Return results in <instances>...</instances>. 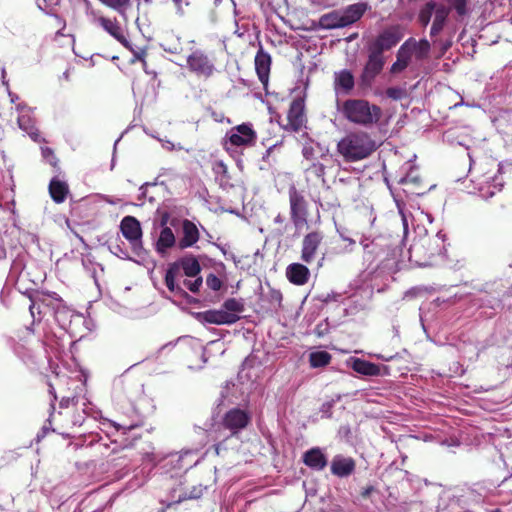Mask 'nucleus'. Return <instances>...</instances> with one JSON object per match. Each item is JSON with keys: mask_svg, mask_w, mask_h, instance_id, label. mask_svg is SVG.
Masks as SVG:
<instances>
[{"mask_svg": "<svg viewBox=\"0 0 512 512\" xmlns=\"http://www.w3.org/2000/svg\"><path fill=\"white\" fill-rule=\"evenodd\" d=\"M337 148L345 160L355 162L371 155L376 144L367 133L352 132L338 142Z\"/></svg>", "mask_w": 512, "mask_h": 512, "instance_id": "obj_1", "label": "nucleus"}, {"mask_svg": "<svg viewBox=\"0 0 512 512\" xmlns=\"http://www.w3.org/2000/svg\"><path fill=\"white\" fill-rule=\"evenodd\" d=\"M341 110L349 122L365 127L377 123L382 115L379 106L363 99H348L343 103Z\"/></svg>", "mask_w": 512, "mask_h": 512, "instance_id": "obj_2", "label": "nucleus"}, {"mask_svg": "<svg viewBox=\"0 0 512 512\" xmlns=\"http://www.w3.org/2000/svg\"><path fill=\"white\" fill-rule=\"evenodd\" d=\"M444 242L445 234L441 231L434 236L425 235L420 237L409 248L410 260L415 258L419 265H428L431 258L443 253L445 250Z\"/></svg>", "mask_w": 512, "mask_h": 512, "instance_id": "obj_3", "label": "nucleus"}, {"mask_svg": "<svg viewBox=\"0 0 512 512\" xmlns=\"http://www.w3.org/2000/svg\"><path fill=\"white\" fill-rule=\"evenodd\" d=\"M256 140V132L253 130L252 125L243 123L241 125L232 127L225 136L226 149L230 147H241L252 145Z\"/></svg>", "mask_w": 512, "mask_h": 512, "instance_id": "obj_4", "label": "nucleus"}, {"mask_svg": "<svg viewBox=\"0 0 512 512\" xmlns=\"http://www.w3.org/2000/svg\"><path fill=\"white\" fill-rule=\"evenodd\" d=\"M120 228L123 236L130 242L134 254L141 256L144 253V248L140 222L133 216H126L122 219Z\"/></svg>", "mask_w": 512, "mask_h": 512, "instance_id": "obj_5", "label": "nucleus"}, {"mask_svg": "<svg viewBox=\"0 0 512 512\" xmlns=\"http://www.w3.org/2000/svg\"><path fill=\"white\" fill-rule=\"evenodd\" d=\"M403 37V28L400 25H392L384 29L369 47L383 54L384 51L394 47Z\"/></svg>", "mask_w": 512, "mask_h": 512, "instance_id": "obj_6", "label": "nucleus"}, {"mask_svg": "<svg viewBox=\"0 0 512 512\" xmlns=\"http://www.w3.org/2000/svg\"><path fill=\"white\" fill-rule=\"evenodd\" d=\"M290 217L296 227H300L307 220V202L304 196L294 187L289 189Z\"/></svg>", "mask_w": 512, "mask_h": 512, "instance_id": "obj_7", "label": "nucleus"}, {"mask_svg": "<svg viewBox=\"0 0 512 512\" xmlns=\"http://www.w3.org/2000/svg\"><path fill=\"white\" fill-rule=\"evenodd\" d=\"M187 67L198 76L208 78L213 75L215 65L202 50H195L187 57Z\"/></svg>", "mask_w": 512, "mask_h": 512, "instance_id": "obj_8", "label": "nucleus"}, {"mask_svg": "<svg viewBox=\"0 0 512 512\" xmlns=\"http://www.w3.org/2000/svg\"><path fill=\"white\" fill-rule=\"evenodd\" d=\"M179 223H181L182 234L178 240L177 247L180 250L193 247L200 238L197 226L188 219L180 221L177 218H173L170 220V225L172 227H177Z\"/></svg>", "mask_w": 512, "mask_h": 512, "instance_id": "obj_9", "label": "nucleus"}, {"mask_svg": "<svg viewBox=\"0 0 512 512\" xmlns=\"http://www.w3.org/2000/svg\"><path fill=\"white\" fill-rule=\"evenodd\" d=\"M385 64L383 54L369 47L368 60L361 74V82L365 86L371 85L375 77L382 71Z\"/></svg>", "mask_w": 512, "mask_h": 512, "instance_id": "obj_10", "label": "nucleus"}, {"mask_svg": "<svg viewBox=\"0 0 512 512\" xmlns=\"http://www.w3.org/2000/svg\"><path fill=\"white\" fill-rule=\"evenodd\" d=\"M249 421L250 416L245 411L238 408L229 410L223 418L222 425L225 429L229 430L230 433L223 435V439H228L236 435L248 425Z\"/></svg>", "mask_w": 512, "mask_h": 512, "instance_id": "obj_11", "label": "nucleus"}, {"mask_svg": "<svg viewBox=\"0 0 512 512\" xmlns=\"http://www.w3.org/2000/svg\"><path fill=\"white\" fill-rule=\"evenodd\" d=\"M16 109L19 112L17 120L19 128L26 132L33 141H41L39 131L35 127V121L31 116V109L23 103L17 104Z\"/></svg>", "mask_w": 512, "mask_h": 512, "instance_id": "obj_12", "label": "nucleus"}, {"mask_svg": "<svg viewBox=\"0 0 512 512\" xmlns=\"http://www.w3.org/2000/svg\"><path fill=\"white\" fill-rule=\"evenodd\" d=\"M323 235L320 232H310L304 236L302 241L301 259L303 262L312 263L317 255V250L322 243Z\"/></svg>", "mask_w": 512, "mask_h": 512, "instance_id": "obj_13", "label": "nucleus"}, {"mask_svg": "<svg viewBox=\"0 0 512 512\" xmlns=\"http://www.w3.org/2000/svg\"><path fill=\"white\" fill-rule=\"evenodd\" d=\"M197 318L200 322L216 325H230L236 323L239 320L238 315L226 312L224 310H208L200 312L198 313Z\"/></svg>", "mask_w": 512, "mask_h": 512, "instance_id": "obj_14", "label": "nucleus"}, {"mask_svg": "<svg viewBox=\"0 0 512 512\" xmlns=\"http://www.w3.org/2000/svg\"><path fill=\"white\" fill-rule=\"evenodd\" d=\"M453 500L463 509H468L483 501V496L477 490L467 487L458 489L453 494Z\"/></svg>", "mask_w": 512, "mask_h": 512, "instance_id": "obj_15", "label": "nucleus"}, {"mask_svg": "<svg viewBox=\"0 0 512 512\" xmlns=\"http://www.w3.org/2000/svg\"><path fill=\"white\" fill-rule=\"evenodd\" d=\"M403 45H407L406 48L410 55L416 58L417 61L427 59L430 54L431 45L427 39L416 40L413 37L408 38Z\"/></svg>", "mask_w": 512, "mask_h": 512, "instance_id": "obj_16", "label": "nucleus"}, {"mask_svg": "<svg viewBox=\"0 0 512 512\" xmlns=\"http://www.w3.org/2000/svg\"><path fill=\"white\" fill-rule=\"evenodd\" d=\"M169 266L176 267V272L179 275L182 270L187 277H196L201 271L198 260L192 255L184 256Z\"/></svg>", "mask_w": 512, "mask_h": 512, "instance_id": "obj_17", "label": "nucleus"}, {"mask_svg": "<svg viewBox=\"0 0 512 512\" xmlns=\"http://www.w3.org/2000/svg\"><path fill=\"white\" fill-rule=\"evenodd\" d=\"M303 462L309 468L321 471L327 466L328 460L319 447H314L303 454Z\"/></svg>", "mask_w": 512, "mask_h": 512, "instance_id": "obj_18", "label": "nucleus"}, {"mask_svg": "<svg viewBox=\"0 0 512 512\" xmlns=\"http://www.w3.org/2000/svg\"><path fill=\"white\" fill-rule=\"evenodd\" d=\"M355 470V461L350 457L336 455L331 462V472L338 477H347Z\"/></svg>", "mask_w": 512, "mask_h": 512, "instance_id": "obj_19", "label": "nucleus"}, {"mask_svg": "<svg viewBox=\"0 0 512 512\" xmlns=\"http://www.w3.org/2000/svg\"><path fill=\"white\" fill-rule=\"evenodd\" d=\"M354 76L349 70H341L334 73V90L336 94H349L354 88Z\"/></svg>", "mask_w": 512, "mask_h": 512, "instance_id": "obj_20", "label": "nucleus"}, {"mask_svg": "<svg viewBox=\"0 0 512 512\" xmlns=\"http://www.w3.org/2000/svg\"><path fill=\"white\" fill-rule=\"evenodd\" d=\"M288 121L290 126L295 130L298 131L301 129V127L304 124V103L300 99H295L292 101L288 115H287Z\"/></svg>", "mask_w": 512, "mask_h": 512, "instance_id": "obj_21", "label": "nucleus"}, {"mask_svg": "<svg viewBox=\"0 0 512 512\" xmlns=\"http://www.w3.org/2000/svg\"><path fill=\"white\" fill-rule=\"evenodd\" d=\"M286 276L291 283L295 285H304L309 279L310 271L303 264L292 263L286 269Z\"/></svg>", "mask_w": 512, "mask_h": 512, "instance_id": "obj_22", "label": "nucleus"}, {"mask_svg": "<svg viewBox=\"0 0 512 512\" xmlns=\"http://www.w3.org/2000/svg\"><path fill=\"white\" fill-rule=\"evenodd\" d=\"M271 66V57L262 48L258 50L255 56V69L259 80L265 84L268 81Z\"/></svg>", "mask_w": 512, "mask_h": 512, "instance_id": "obj_23", "label": "nucleus"}, {"mask_svg": "<svg viewBox=\"0 0 512 512\" xmlns=\"http://www.w3.org/2000/svg\"><path fill=\"white\" fill-rule=\"evenodd\" d=\"M99 26L124 47H129V41L123 34L121 26L116 19L105 17V19L101 20V24Z\"/></svg>", "mask_w": 512, "mask_h": 512, "instance_id": "obj_24", "label": "nucleus"}, {"mask_svg": "<svg viewBox=\"0 0 512 512\" xmlns=\"http://www.w3.org/2000/svg\"><path fill=\"white\" fill-rule=\"evenodd\" d=\"M176 237L171 227H163L160 230L159 237L156 241L155 248L158 253L164 255L168 249L177 245Z\"/></svg>", "mask_w": 512, "mask_h": 512, "instance_id": "obj_25", "label": "nucleus"}, {"mask_svg": "<svg viewBox=\"0 0 512 512\" xmlns=\"http://www.w3.org/2000/svg\"><path fill=\"white\" fill-rule=\"evenodd\" d=\"M450 14V8L444 4H439L437 10L433 15L432 25L430 29V36H437L445 27Z\"/></svg>", "mask_w": 512, "mask_h": 512, "instance_id": "obj_26", "label": "nucleus"}, {"mask_svg": "<svg viewBox=\"0 0 512 512\" xmlns=\"http://www.w3.org/2000/svg\"><path fill=\"white\" fill-rule=\"evenodd\" d=\"M368 9V4L364 2L355 3L347 6L341 13L345 27L358 21Z\"/></svg>", "mask_w": 512, "mask_h": 512, "instance_id": "obj_27", "label": "nucleus"}, {"mask_svg": "<svg viewBox=\"0 0 512 512\" xmlns=\"http://www.w3.org/2000/svg\"><path fill=\"white\" fill-rule=\"evenodd\" d=\"M351 368L355 372L365 376H378L381 373L379 365L360 358L352 359Z\"/></svg>", "mask_w": 512, "mask_h": 512, "instance_id": "obj_28", "label": "nucleus"}, {"mask_svg": "<svg viewBox=\"0 0 512 512\" xmlns=\"http://www.w3.org/2000/svg\"><path fill=\"white\" fill-rule=\"evenodd\" d=\"M407 45H401L396 54V61L392 64L390 72L392 74H398L404 71L411 63L412 56L406 49Z\"/></svg>", "mask_w": 512, "mask_h": 512, "instance_id": "obj_29", "label": "nucleus"}, {"mask_svg": "<svg viewBox=\"0 0 512 512\" xmlns=\"http://www.w3.org/2000/svg\"><path fill=\"white\" fill-rule=\"evenodd\" d=\"M49 193L56 203H62L68 194V185L64 181L53 178L49 184Z\"/></svg>", "mask_w": 512, "mask_h": 512, "instance_id": "obj_30", "label": "nucleus"}, {"mask_svg": "<svg viewBox=\"0 0 512 512\" xmlns=\"http://www.w3.org/2000/svg\"><path fill=\"white\" fill-rule=\"evenodd\" d=\"M448 4L447 8H450V12L454 11L457 19L460 21L463 18L469 16L472 12L470 0H443Z\"/></svg>", "mask_w": 512, "mask_h": 512, "instance_id": "obj_31", "label": "nucleus"}, {"mask_svg": "<svg viewBox=\"0 0 512 512\" xmlns=\"http://www.w3.org/2000/svg\"><path fill=\"white\" fill-rule=\"evenodd\" d=\"M320 25L325 29H334L345 27L343 22L342 13L339 11H332L321 16Z\"/></svg>", "mask_w": 512, "mask_h": 512, "instance_id": "obj_32", "label": "nucleus"}, {"mask_svg": "<svg viewBox=\"0 0 512 512\" xmlns=\"http://www.w3.org/2000/svg\"><path fill=\"white\" fill-rule=\"evenodd\" d=\"M439 4L440 3L431 0V1L426 2L420 8L419 13H418V21L423 27H426L430 23Z\"/></svg>", "mask_w": 512, "mask_h": 512, "instance_id": "obj_33", "label": "nucleus"}, {"mask_svg": "<svg viewBox=\"0 0 512 512\" xmlns=\"http://www.w3.org/2000/svg\"><path fill=\"white\" fill-rule=\"evenodd\" d=\"M105 6L117 11L125 22L128 21L127 9L131 5V0H99Z\"/></svg>", "mask_w": 512, "mask_h": 512, "instance_id": "obj_34", "label": "nucleus"}, {"mask_svg": "<svg viewBox=\"0 0 512 512\" xmlns=\"http://www.w3.org/2000/svg\"><path fill=\"white\" fill-rule=\"evenodd\" d=\"M178 276L179 274L176 272V267L169 266L165 274V284L169 291L185 294V291L178 284H176V279Z\"/></svg>", "mask_w": 512, "mask_h": 512, "instance_id": "obj_35", "label": "nucleus"}, {"mask_svg": "<svg viewBox=\"0 0 512 512\" xmlns=\"http://www.w3.org/2000/svg\"><path fill=\"white\" fill-rule=\"evenodd\" d=\"M331 358V355L326 351H316L310 354L309 361L312 367L318 368L328 365Z\"/></svg>", "mask_w": 512, "mask_h": 512, "instance_id": "obj_36", "label": "nucleus"}, {"mask_svg": "<svg viewBox=\"0 0 512 512\" xmlns=\"http://www.w3.org/2000/svg\"><path fill=\"white\" fill-rule=\"evenodd\" d=\"M83 2L85 3V14L89 22L95 25H100L101 20L105 19V17L101 14L99 10L93 8L89 0H83Z\"/></svg>", "mask_w": 512, "mask_h": 512, "instance_id": "obj_37", "label": "nucleus"}, {"mask_svg": "<svg viewBox=\"0 0 512 512\" xmlns=\"http://www.w3.org/2000/svg\"><path fill=\"white\" fill-rule=\"evenodd\" d=\"M307 179L316 178L320 179L322 182H325L324 174L325 167L323 164L318 162H313L310 166H308L305 170Z\"/></svg>", "mask_w": 512, "mask_h": 512, "instance_id": "obj_38", "label": "nucleus"}, {"mask_svg": "<svg viewBox=\"0 0 512 512\" xmlns=\"http://www.w3.org/2000/svg\"><path fill=\"white\" fill-rule=\"evenodd\" d=\"M380 241L381 239L369 240L368 238H363L360 243L363 246L366 253L379 255L381 247Z\"/></svg>", "mask_w": 512, "mask_h": 512, "instance_id": "obj_39", "label": "nucleus"}, {"mask_svg": "<svg viewBox=\"0 0 512 512\" xmlns=\"http://www.w3.org/2000/svg\"><path fill=\"white\" fill-rule=\"evenodd\" d=\"M223 307L225 308L224 311L235 314V315H237V313L243 312V310H244L243 303L235 298L227 299L224 302Z\"/></svg>", "mask_w": 512, "mask_h": 512, "instance_id": "obj_40", "label": "nucleus"}, {"mask_svg": "<svg viewBox=\"0 0 512 512\" xmlns=\"http://www.w3.org/2000/svg\"><path fill=\"white\" fill-rule=\"evenodd\" d=\"M503 187V183L499 177L495 176L493 178V185L492 189L491 186L487 188V190H484V188H480L481 196L485 199L491 198L495 195L496 192L501 191Z\"/></svg>", "mask_w": 512, "mask_h": 512, "instance_id": "obj_41", "label": "nucleus"}, {"mask_svg": "<svg viewBox=\"0 0 512 512\" xmlns=\"http://www.w3.org/2000/svg\"><path fill=\"white\" fill-rule=\"evenodd\" d=\"M203 494L202 485L194 486L189 492H185L183 495L179 496L178 502H182L188 499H198Z\"/></svg>", "mask_w": 512, "mask_h": 512, "instance_id": "obj_42", "label": "nucleus"}, {"mask_svg": "<svg viewBox=\"0 0 512 512\" xmlns=\"http://www.w3.org/2000/svg\"><path fill=\"white\" fill-rule=\"evenodd\" d=\"M153 186H155V183H150V182H146L140 186V188H139L140 193L138 196V200L141 202V204H143V201L145 199H147L149 202H154V200H155L154 197L148 195V188L153 187Z\"/></svg>", "mask_w": 512, "mask_h": 512, "instance_id": "obj_43", "label": "nucleus"}, {"mask_svg": "<svg viewBox=\"0 0 512 512\" xmlns=\"http://www.w3.org/2000/svg\"><path fill=\"white\" fill-rule=\"evenodd\" d=\"M386 95L393 100H401L406 95V91L400 87H389Z\"/></svg>", "mask_w": 512, "mask_h": 512, "instance_id": "obj_44", "label": "nucleus"}, {"mask_svg": "<svg viewBox=\"0 0 512 512\" xmlns=\"http://www.w3.org/2000/svg\"><path fill=\"white\" fill-rule=\"evenodd\" d=\"M206 285L213 291H218L222 287V281L215 275L210 273L206 278Z\"/></svg>", "mask_w": 512, "mask_h": 512, "instance_id": "obj_45", "label": "nucleus"}, {"mask_svg": "<svg viewBox=\"0 0 512 512\" xmlns=\"http://www.w3.org/2000/svg\"><path fill=\"white\" fill-rule=\"evenodd\" d=\"M203 283L202 277H197L195 280H184V286L191 292L196 293L199 291Z\"/></svg>", "mask_w": 512, "mask_h": 512, "instance_id": "obj_46", "label": "nucleus"}, {"mask_svg": "<svg viewBox=\"0 0 512 512\" xmlns=\"http://www.w3.org/2000/svg\"><path fill=\"white\" fill-rule=\"evenodd\" d=\"M43 158L52 166L57 165V158L54 155L53 151L48 147H43L41 149Z\"/></svg>", "mask_w": 512, "mask_h": 512, "instance_id": "obj_47", "label": "nucleus"}, {"mask_svg": "<svg viewBox=\"0 0 512 512\" xmlns=\"http://www.w3.org/2000/svg\"><path fill=\"white\" fill-rule=\"evenodd\" d=\"M111 251L113 254H115L119 258L131 259V257L129 256L127 251H125L120 245H115V246L111 247Z\"/></svg>", "mask_w": 512, "mask_h": 512, "instance_id": "obj_48", "label": "nucleus"}, {"mask_svg": "<svg viewBox=\"0 0 512 512\" xmlns=\"http://www.w3.org/2000/svg\"><path fill=\"white\" fill-rule=\"evenodd\" d=\"M417 181V177L414 176L412 173L407 174L406 176L402 177L399 180L400 184H408V183H414Z\"/></svg>", "mask_w": 512, "mask_h": 512, "instance_id": "obj_49", "label": "nucleus"}, {"mask_svg": "<svg viewBox=\"0 0 512 512\" xmlns=\"http://www.w3.org/2000/svg\"><path fill=\"white\" fill-rule=\"evenodd\" d=\"M302 153H303V156L307 159V160H310L312 159L313 157V149L312 147H308V146H305L302 150Z\"/></svg>", "mask_w": 512, "mask_h": 512, "instance_id": "obj_50", "label": "nucleus"}, {"mask_svg": "<svg viewBox=\"0 0 512 512\" xmlns=\"http://www.w3.org/2000/svg\"><path fill=\"white\" fill-rule=\"evenodd\" d=\"M174 4L176 5L177 7V11L179 14H183V8H182V5L183 3L187 6L189 3L184 1V0H173Z\"/></svg>", "mask_w": 512, "mask_h": 512, "instance_id": "obj_51", "label": "nucleus"}, {"mask_svg": "<svg viewBox=\"0 0 512 512\" xmlns=\"http://www.w3.org/2000/svg\"><path fill=\"white\" fill-rule=\"evenodd\" d=\"M168 222H169V214L167 212H165V213L162 214L161 220H160L161 229L163 227H168L167 226Z\"/></svg>", "mask_w": 512, "mask_h": 512, "instance_id": "obj_52", "label": "nucleus"}, {"mask_svg": "<svg viewBox=\"0 0 512 512\" xmlns=\"http://www.w3.org/2000/svg\"><path fill=\"white\" fill-rule=\"evenodd\" d=\"M143 54H144L143 52L135 53L133 59L131 60V62L134 63L135 61H141L143 66H145L146 65V61L143 58Z\"/></svg>", "mask_w": 512, "mask_h": 512, "instance_id": "obj_53", "label": "nucleus"}, {"mask_svg": "<svg viewBox=\"0 0 512 512\" xmlns=\"http://www.w3.org/2000/svg\"><path fill=\"white\" fill-rule=\"evenodd\" d=\"M226 170H227V167H226V165H225L223 162H221V161H220V162H218V163L216 164V171H217V172H220V171H221V172L225 173V172H226Z\"/></svg>", "mask_w": 512, "mask_h": 512, "instance_id": "obj_54", "label": "nucleus"}, {"mask_svg": "<svg viewBox=\"0 0 512 512\" xmlns=\"http://www.w3.org/2000/svg\"><path fill=\"white\" fill-rule=\"evenodd\" d=\"M162 147L171 151L174 149V144L167 140L162 142Z\"/></svg>", "mask_w": 512, "mask_h": 512, "instance_id": "obj_55", "label": "nucleus"}, {"mask_svg": "<svg viewBox=\"0 0 512 512\" xmlns=\"http://www.w3.org/2000/svg\"><path fill=\"white\" fill-rule=\"evenodd\" d=\"M283 222H284V217L281 214H278L274 218V223H276V224H283Z\"/></svg>", "mask_w": 512, "mask_h": 512, "instance_id": "obj_56", "label": "nucleus"}, {"mask_svg": "<svg viewBox=\"0 0 512 512\" xmlns=\"http://www.w3.org/2000/svg\"><path fill=\"white\" fill-rule=\"evenodd\" d=\"M372 491H373V487H372V486H370V487L366 488V489L362 492V496H363V497H368Z\"/></svg>", "mask_w": 512, "mask_h": 512, "instance_id": "obj_57", "label": "nucleus"}, {"mask_svg": "<svg viewBox=\"0 0 512 512\" xmlns=\"http://www.w3.org/2000/svg\"><path fill=\"white\" fill-rule=\"evenodd\" d=\"M336 297H340V295H330L328 294L326 296V298L324 299L325 302H329V301H332V300H336Z\"/></svg>", "mask_w": 512, "mask_h": 512, "instance_id": "obj_58", "label": "nucleus"}, {"mask_svg": "<svg viewBox=\"0 0 512 512\" xmlns=\"http://www.w3.org/2000/svg\"><path fill=\"white\" fill-rule=\"evenodd\" d=\"M402 214V220H403V226H404V232L407 231V228H408V224H407V219L405 217V215L401 212Z\"/></svg>", "mask_w": 512, "mask_h": 512, "instance_id": "obj_59", "label": "nucleus"}, {"mask_svg": "<svg viewBox=\"0 0 512 512\" xmlns=\"http://www.w3.org/2000/svg\"><path fill=\"white\" fill-rule=\"evenodd\" d=\"M9 96H10L11 102H13V103L18 99V96L16 94L9 93Z\"/></svg>", "mask_w": 512, "mask_h": 512, "instance_id": "obj_60", "label": "nucleus"}, {"mask_svg": "<svg viewBox=\"0 0 512 512\" xmlns=\"http://www.w3.org/2000/svg\"><path fill=\"white\" fill-rule=\"evenodd\" d=\"M221 447H222V444H221V443H218V444H216V445H215V451H216V453H217V454H219V453H220V449H221Z\"/></svg>", "mask_w": 512, "mask_h": 512, "instance_id": "obj_61", "label": "nucleus"}, {"mask_svg": "<svg viewBox=\"0 0 512 512\" xmlns=\"http://www.w3.org/2000/svg\"><path fill=\"white\" fill-rule=\"evenodd\" d=\"M1 76H2V79H5V76H6V70H5V68H4V67L1 69ZM3 83L5 84V80H3Z\"/></svg>", "mask_w": 512, "mask_h": 512, "instance_id": "obj_62", "label": "nucleus"}, {"mask_svg": "<svg viewBox=\"0 0 512 512\" xmlns=\"http://www.w3.org/2000/svg\"><path fill=\"white\" fill-rule=\"evenodd\" d=\"M105 201L110 204H116L117 202L113 199H109L108 197L105 198Z\"/></svg>", "mask_w": 512, "mask_h": 512, "instance_id": "obj_63", "label": "nucleus"}, {"mask_svg": "<svg viewBox=\"0 0 512 512\" xmlns=\"http://www.w3.org/2000/svg\"><path fill=\"white\" fill-rule=\"evenodd\" d=\"M34 308H35V305L34 304H31L30 307H29V310H30V313L31 315L34 317Z\"/></svg>", "mask_w": 512, "mask_h": 512, "instance_id": "obj_64", "label": "nucleus"}]
</instances>
